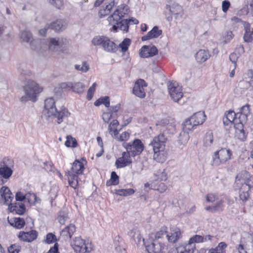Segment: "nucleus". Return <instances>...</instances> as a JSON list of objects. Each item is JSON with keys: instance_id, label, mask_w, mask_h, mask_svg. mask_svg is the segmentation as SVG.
<instances>
[{"instance_id": "f257e3e1", "label": "nucleus", "mask_w": 253, "mask_h": 253, "mask_svg": "<svg viewBox=\"0 0 253 253\" xmlns=\"http://www.w3.org/2000/svg\"><path fill=\"white\" fill-rule=\"evenodd\" d=\"M167 141V137L163 133L155 136L149 144V147L153 150L154 159L159 163H163L166 160L167 154L165 149Z\"/></svg>"}, {"instance_id": "f03ea898", "label": "nucleus", "mask_w": 253, "mask_h": 253, "mask_svg": "<svg viewBox=\"0 0 253 253\" xmlns=\"http://www.w3.org/2000/svg\"><path fill=\"white\" fill-rule=\"evenodd\" d=\"M43 113L46 114L48 117L53 116L57 118L58 124L63 122L64 118L68 117L70 115L68 109L64 107L58 110L55 105V101L52 97L45 100Z\"/></svg>"}, {"instance_id": "7ed1b4c3", "label": "nucleus", "mask_w": 253, "mask_h": 253, "mask_svg": "<svg viewBox=\"0 0 253 253\" xmlns=\"http://www.w3.org/2000/svg\"><path fill=\"white\" fill-rule=\"evenodd\" d=\"M23 89L25 95L22 96L20 99V101L22 102H26L28 100L36 102L37 94L42 90V88L40 87L38 84L30 80L26 81V83L23 87Z\"/></svg>"}, {"instance_id": "20e7f679", "label": "nucleus", "mask_w": 253, "mask_h": 253, "mask_svg": "<svg viewBox=\"0 0 253 253\" xmlns=\"http://www.w3.org/2000/svg\"><path fill=\"white\" fill-rule=\"evenodd\" d=\"M206 115L204 112H198L195 113L189 119L186 120L183 124V129L184 131L183 136L185 137L184 143L187 141L188 135L185 134V132L187 133L189 131H191L194 128L197 126L202 125L206 120Z\"/></svg>"}, {"instance_id": "39448f33", "label": "nucleus", "mask_w": 253, "mask_h": 253, "mask_svg": "<svg viewBox=\"0 0 253 253\" xmlns=\"http://www.w3.org/2000/svg\"><path fill=\"white\" fill-rule=\"evenodd\" d=\"M129 12V8L126 4L124 3L118 6L113 13L107 19L109 25L113 26L112 30L117 32L119 26H116V24L118 23L119 21L122 18L128 15Z\"/></svg>"}, {"instance_id": "423d86ee", "label": "nucleus", "mask_w": 253, "mask_h": 253, "mask_svg": "<svg viewBox=\"0 0 253 253\" xmlns=\"http://www.w3.org/2000/svg\"><path fill=\"white\" fill-rule=\"evenodd\" d=\"M84 169L83 163L76 160L73 163L70 170L66 172L70 186L76 188L78 185V174H82Z\"/></svg>"}, {"instance_id": "0eeeda50", "label": "nucleus", "mask_w": 253, "mask_h": 253, "mask_svg": "<svg viewBox=\"0 0 253 253\" xmlns=\"http://www.w3.org/2000/svg\"><path fill=\"white\" fill-rule=\"evenodd\" d=\"M68 41L66 38H50L48 40V48L54 52L63 51L66 49Z\"/></svg>"}, {"instance_id": "6e6552de", "label": "nucleus", "mask_w": 253, "mask_h": 253, "mask_svg": "<svg viewBox=\"0 0 253 253\" xmlns=\"http://www.w3.org/2000/svg\"><path fill=\"white\" fill-rule=\"evenodd\" d=\"M232 151L228 149L221 148L214 152L212 157V165L219 166L231 158Z\"/></svg>"}, {"instance_id": "1a4fd4ad", "label": "nucleus", "mask_w": 253, "mask_h": 253, "mask_svg": "<svg viewBox=\"0 0 253 253\" xmlns=\"http://www.w3.org/2000/svg\"><path fill=\"white\" fill-rule=\"evenodd\" d=\"M71 245L76 253H89L93 250L91 243H86L80 237H76L71 243Z\"/></svg>"}, {"instance_id": "9d476101", "label": "nucleus", "mask_w": 253, "mask_h": 253, "mask_svg": "<svg viewBox=\"0 0 253 253\" xmlns=\"http://www.w3.org/2000/svg\"><path fill=\"white\" fill-rule=\"evenodd\" d=\"M13 161L8 158H4L0 162V175L1 177L7 179L12 175L13 167Z\"/></svg>"}, {"instance_id": "9b49d317", "label": "nucleus", "mask_w": 253, "mask_h": 253, "mask_svg": "<svg viewBox=\"0 0 253 253\" xmlns=\"http://www.w3.org/2000/svg\"><path fill=\"white\" fill-rule=\"evenodd\" d=\"M126 151L131 153L133 157L139 155L144 150V145L140 139H135L132 143L124 144Z\"/></svg>"}, {"instance_id": "f8f14e48", "label": "nucleus", "mask_w": 253, "mask_h": 253, "mask_svg": "<svg viewBox=\"0 0 253 253\" xmlns=\"http://www.w3.org/2000/svg\"><path fill=\"white\" fill-rule=\"evenodd\" d=\"M144 245L148 253H161L165 248L162 241H158L154 238L150 239V242L144 243Z\"/></svg>"}, {"instance_id": "ddd939ff", "label": "nucleus", "mask_w": 253, "mask_h": 253, "mask_svg": "<svg viewBox=\"0 0 253 253\" xmlns=\"http://www.w3.org/2000/svg\"><path fill=\"white\" fill-rule=\"evenodd\" d=\"M168 89L171 98L174 102H178L183 96L182 87L176 82H170L168 85Z\"/></svg>"}, {"instance_id": "4468645a", "label": "nucleus", "mask_w": 253, "mask_h": 253, "mask_svg": "<svg viewBox=\"0 0 253 253\" xmlns=\"http://www.w3.org/2000/svg\"><path fill=\"white\" fill-rule=\"evenodd\" d=\"M147 85V84L144 80H138L136 81L133 87V93L140 98H144L146 96L144 87H146Z\"/></svg>"}, {"instance_id": "2eb2a0df", "label": "nucleus", "mask_w": 253, "mask_h": 253, "mask_svg": "<svg viewBox=\"0 0 253 253\" xmlns=\"http://www.w3.org/2000/svg\"><path fill=\"white\" fill-rule=\"evenodd\" d=\"M225 117L223 119V122L225 125L229 124L234 125V126L241 123V120L237 116V113H235L233 111H229L225 114Z\"/></svg>"}, {"instance_id": "dca6fc26", "label": "nucleus", "mask_w": 253, "mask_h": 253, "mask_svg": "<svg viewBox=\"0 0 253 253\" xmlns=\"http://www.w3.org/2000/svg\"><path fill=\"white\" fill-rule=\"evenodd\" d=\"M38 235L37 231L32 230L27 232L20 231L18 237L21 241L31 242L37 239Z\"/></svg>"}, {"instance_id": "f3484780", "label": "nucleus", "mask_w": 253, "mask_h": 253, "mask_svg": "<svg viewBox=\"0 0 253 253\" xmlns=\"http://www.w3.org/2000/svg\"><path fill=\"white\" fill-rule=\"evenodd\" d=\"M237 178L238 177L237 176L235 181V184L236 185H238L240 184H241V186L239 189V197L240 200L244 203L249 198V192L250 191V189L247 184H244L242 182L240 183V180L238 179Z\"/></svg>"}, {"instance_id": "a211bd4d", "label": "nucleus", "mask_w": 253, "mask_h": 253, "mask_svg": "<svg viewBox=\"0 0 253 253\" xmlns=\"http://www.w3.org/2000/svg\"><path fill=\"white\" fill-rule=\"evenodd\" d=\"M21 40L24 42H29L31 48L34 50L37 49V41L34 40L31 33L28 30L21 32L20 34Z\"/></svg>"}, {"instance_id": "6ab92c4d", "label": "nucleus", "mask_w": 253, "mask_h": 253, "mask_svg": "<svg viewBox=\"0 0 253 253\" xmlns=\"http://www.w3.org/2000/svg\"><path fill=\"white\" fill-rule=\"evenodd\" d=\"M244 79L239 82V85L242 86L246 84L245 89H248L250 87H253V70H249L244 75Z\"/></svg>"}, {"instance_id": "aec40b11", "label": "nucleus", "mask_w": 253, "mask_h": 253, "mask_svg": "<svg viewBox=\"0 0 253 253\" xmlns=\"http://www.w3.org/2000/svg\"><path fill=\"white\" fill-rule=\"evenodd\" d=\"M181 236V232L179 228L173 227L170 228L169 232H168L167 238L169 243H176Z\"/></svg>"}, {"instance_id": "412c9836", "label": "nucleus", "mask_w": 253, "mask_h": 253, "mask_svg": "<svg viewBox=\"0 0 253 253\" xmlns=\"http://www.w3.org/2000/svg\"><path fill=\"white\" fill-rule=\"evenodd\" d=\"M0 192L2 199L4 200V203L6 205L9 206H11L12 201L13 199L12 194L11 192L10 189L5 186H3L0 190Z\"/></svg>"}, {"instance_id": "4be33fe9", "label": "nucleus", "mask_w": 253, "mask_h": 253, "mask_svg": "<svg viewBox=\"0 0 253 253\" xmlns=\"http://www.w3.org/2000/svg\"><path fill=\"white\" fill-rule=\"evenodd\" d=\"M66 87L72 88L74 91L78 93H82L85 87L84 84L80 82L76 83L69 82L67 83H62L61 84L62 88H65Z\"/></svg>"}, {"instance_id": "5701e85b", "label": "nucleus", "mask_w": 253, "mask_h": 253, "mask_svg": "<svg viewBox=\"0 0 253 253\" xmlns=\"http://www.w3.org/2000/svg\"><path fill=\"white\" fill-rule=\"evenodd\" d=\"M250 113V105L246 104L242 106L239 112H237V116L241 120V123H246L248 120V116Z\"/></svg>"}, {"instance_id": "b1692460", "label": "nucleus", "mask_w": 253, "mask_h": 253, "mask_svg": "<svg viewBox=\"0 0 253 253\" xmlns=\"http://www.w3.org/2000/svg\"><path fill=\"white\" fill-rule=\"evenodd\" d=\"M162 34V31L159 29L157 26H154L147 34L141 38L142 41H147L153 38H157Z\"/></svg>"}, {"instance_id": "393cba45", "label": "nucleus", "mask_w": 253, "mask_h": 253, "mask_svg": "<svg viewBox=\"0 0 253 253\" xmlns=\"http://www.w3.org/2000/svg\"><path fill=\"white\" fill-rule=\"evenodd\" d=\"M49 26L50 29L60 32L65 30L67 26V22L63 19H57L51 23Z\"/></svg>"}, {"instance_id": "a878e982", "label": "nucleus", "mask_w": 253, "mask_h": 253, "mask_svg": "<svg viewBox=\"0 0 253 253\" xmlns=\"http://www.w3.org/2000/svg\"><path fill=\"white\" fill-rule=\"evenodd\" d=\"M211 57V54L208 50L200 49L195 55L197 62L204 63Z\"/></svg>"}, {"instance_id": "bb28decb", "label": "nucleus", "mask_w": 253, "mask_h": 253, "mask_svg": "<svg viewBox=\"0 0 253 253\" xmlns=\"http://www.w3.org/2000/svg\"><path fill=\"white\" fill-rule=\"evenodd\" d=\"M169 10L176 19L181 18L184 14L182 7L178 4H173Z\"/></svg>"}, {"instance_id": "cd10ccee", "label": "nucleus", "mask_w": 253, "mask_h": 253, "mask_svg": "<svg viewBox=\"0 0 253 253\" xmlns=\"http://www.w3.org/2000/svg\"><path fill=\"white\" fill-rule=\"evenodd\" d=\"M75 231L76 227L75 225L70 224L62 229L61 235L62 237H64L65 240L70 239Z\"/></svg>"}, {"instance_id": "c85d7f7f", "label": "nucleus", "mask_w": 253, "mask_h": 253, "mask_svg": "<svg viewBox=\"0 0 253 253\" xmlns=\"http://www.w3.org/2000/svg\"><path fill=\"white\" fill-rule=\"evenodd\" d=\"M247 246V248L245 249L243 245H238L236 248L239 253H253V233L251 235V241Z\"/></svg>"}, {"instance_id": "c756f323", "label": "nucleus", "mask_w": 253, "mask_h": 253, "mask_svg": "<svg viewBox=\"0 0 253 253\" xmlns=\"http://www.w3.org/2000/svg\"><path fill=\"white\" fill-rule=\"evenodd\" d=\"M103 49L107 52L114 53L117 50V47L115 42L111 41L108 37H106L105 44Z\"/></svg>"}, {"instance_id": "7c9ffc66", "label": "nucleus", "mask_w": 253, "mask_h": 253, "mask_svg": "<svg viewBox=\"0 0 253 253\" xmlns=\"http://www.w3.org/2000/svg\"><path fill=\"white\" fill-rule=\"evenodd\" d=\"M244 123H241L234 127L236 130V136L239 139L242 141H245L247 138V134H246L243 127Z\"/></svg>"}, {"instance_id": "2f4dec72", "label": "nucleus", "mask_w": 253, "mask_h": 253, "mask_svg": "<svg viewBox=\"0 0 253 253\" xmlns=\"http://www.w3.org/2000/svg\"><path fill=\"white\" fill-rule=\"evenodd\" d=\"M8 221L11 226L17 229H21L25 225L24 219L20 217H14Z\"/></svg>"}, {"instance_id": "473e14b6", "label": "nucleus", "mask_w": 253, "mask_h": 253, "mask_svg": "<svg viewBox=\"0 0 253 253\" xmlns=\"http://www.w3.org/2000/svg\"><path fill=\"white\" fill-rule=\"evenodd\" d=\"M11 211H15L16 213L22 215L25 211L26 208L24 204H19L15 203V204H11L9 207Z\"/></svg>"}, {"instance_id": "72a5a7b5", "label": "nucleus", "mask_w": 253, "mask_h": 253, "mask_svg": "<svg viewBox=\"0 0 253 253\" xmlns=\"http://www.w3.org/2000/svg\"><path fill=\"white\" fill-rule=\"evenodd\" d=\"M119 122L117 120H113L108 126V131L109 133L116 136L118 134L119 131L117 129V126H119Z\"/></svg>"}, {"instance_id": "f704fd0d", "label": "nucleus", "mask_w": 253, "mask_h": 253, "mask_svg": "<svg viewBox=\"0 0 253 253\" xmlns=\"http://www.w3.org/2000/svg\"><path fill=\"white\" fill-rule=\"evenodd\" d=\"M152 189L157 190L160 193L164 192L167 190V186L162 182H159L158 181H155L152 182L151 187Z\"/></svg>"}, {"instance_id": "c9c22d12", "label": "nucleus", "mask_w": 253, "mask_h": 253, "mask_svg": "<svg viewBox=\"0 0 253 253\" xmlns=\"http://www.w3.org/2000/svg\"><path fill=\"white\" fill-rule=\"evenodd\" d=\"M106 36H97L93 38L92 43L95 46H101L103 48L105 44Z\"/></svg>"}, {"instance_id": "e433bc0d", "label": "nucleus", "mask_w": 253, "mask_h": 253, "mask_svg": "<svg viewBox=\"0 0 253 253\" xmlns=\"http://www.w3.org/2000/svg\"><path fill=\"white\" fill-rule=\"evenodd\" d=\"M177 253H194V247H190L189 244L186 246H180L175 248Z\"/></svg>"}, {"instance_id": "4c0bfd02", "label": "nucleus", "mask_w": 253, "mask_h": 253, "mask_svg": "<svg viewBox=\"0 0 253 253\" xmlns=\"http://www.w3.org/2000/svg\"><path fill=\"white\" fill-rule=\"evenodd\" d=\"M167 229V227L165 226H163L159 231L156 233L154 239L158 241H162L163 243L164 237L166 236L167 237L168 233Z\"/></svg>"}, {"instance_id": "58836bf2", "label": "nucleus", "mask_w": 253, "mask_h": 253, "mask_svg": "<svg viewBox=\"0 0 253 253\" xmlns=\"http://www.w3.org/2000/svg\"><path fill=\"white\" fill-rule=\"evenodd\" d=\"M203 242V236L196 235L191 237L189 240L188 244L190 245V247H194V251L195 250V246L193 244L195 243H202Z\"/></svg>"}, {"instance_id": "ea45409f", "label": "nucleus", "mask_w": 253, "mask_h": 253, "mask_svg": "<svg viewBox=\"0 0 253 253\" xmlns=\"http://www.w3.org/2000/svg\"><path fill=\"white\" fill-rule=\"evenodd\" d=\"M144 168V165L143 162L141 161L140 157L138 158V159L135 161L133 163V170L136 172H139L141 171Z\"/></svg>"}, {"instance_id": "a19ab883", "label": "nucleus", "mask_w": 253, "mask_h": 253, "mask_svg": "<svg viewBox=\"0 0 253 253\" xmlns=\"http://www.w3.org/2000/svg\"><path fill=\"white\" fill-rule=\"evenodd\" d=\"M134 193V190L133 189H118L116 190L115 193L120 196H127L132 195Z\"/></svg>"}, {"instance_id": "79ce46f5", "label": "nucleus", "mask_w": 253, "mask_h": 253, "mask_svg": "<svg viewBox=\"0 0 253 253\" xmlns=\"http://www.w3.org/2000/svg\"><path fill=\"white\" fill-rule=\"evenodd\" d=\"M68 212L66 210H62L59 211L58 217V221L61 224H65L66 221L68 219Z\"/></svg>"}, {"instance_id": "37998d69", "label": "nucleus", "mask_w": 253, "mask_h": 253, "mask_svg": "<svg viewBox=\"0 0 253 253\" xmlns=\"http://www.w3.org/2000/svg\"><path fill=\"white\" fill-rule=\"evenodd\" d=\"M119 184V176L115 171H112L111 175L110 180L107 181L106 185L110 186L111 185H116Z\"/></svg>"}, {"instance_id": "c03bdc74", "label": "nucleus", "mask_w": 253, "mask_h": 253, "mask_svg": "<svg viewBox=\"0 0 253 253\" xmlns=\"http://www.w3.org/2000/svg\"><path fill=\"white\" fill-rule=\"evenodd\" d=\"M117 26H119L118 29L120 28L121 30L127 32L129 28V24H128V22L126 20L123 19L122 20H119L118 23L116 25Z\"/></svg>"}, {"instance_id": "a18cd8bd", "label": "nucleus", "mask_w": 253, "mask_h": 253, "mask_svg": "<svg viewBox=\"0 0 253 253\" xmlns=\"http://www.w3.org/2000/svg\"><path fill=\"white\" fill-rule=\"evenodd\" d=\"M213 137L212 133L211 132H207L204 138V143L206 147L210 146L213 143Z\"/></svg>"}, {"instance_id": "49530a36", "label": "nucleus", "mask_w": 253, "mask_h": 253, "mask_svg": "<svg viewBox=\"0 0 253 253\" xmlns=\"http://www.w3.org/2000/svg\"><path fill=\"white\" fill-rule=\"evenodd\" d=\"M65 145L68 147H76L77 145L76 140L73 138L71 136H67V139L65 141Z\"/></svg>"}, {"instance_id": "de8ad7c7", "label": "nucleus", "mask_w": 253, "mask_h": 253, "mask_svg": "<svg viewBox=\"0 0 253 253\" xmlns=\"http://www.w3.org/2000/svg\"><path fill=\"white\" fill-rule=\"evenodd\" d=\"M131 43V41L129 39L126 38L119 44V47L122 49V51L126 52Z\"/></svg>"}, {"instance_id": "09e8293b", "label": "nucleus", "mask_w": 253, "mask_h": 253, "mask_svg": "<svg viewBox=\"0 0 253 253\" xmlns=\"http://www.w3.org/2000/svg\"><path fill=\"white\" fill-rule=\"evenodd\" d=\"M49 3L55 8L61 9L63 7V0H48Z\"/></svg>"}, {"instance_id": "8fccbe9b", "label": "nucleus", "mask_w": 253, "mask_h": 253, "mask_svg": "<svg viewBox=\"0 0 253 253\" xmlns=\"http://www.w3.org/2000/svg\"><path fill=\"white\" fill-rule=\"evenodd\" d=\"M75 68L78 71H81L83 72H86L89 69V66L86 62L82 63V65H75Z\"/></svg>"}, {"instance_id": "3c124183", "label": "nucleus", "mask_w": 253, "mask_h": 253, "mask_svg": "<svg viewBox=\"0 0 253 253\" xmlns=\"http://www.w3.org/2000/svg\"><path fill=\"white\" fill-rule=\"evenodd\" d=\"M140 55L143 58H147L150 57L149 47L147 45H144L141 49Z\"/></svg>"}, {"instance_id": "603ef678", "label": "nucleus", "mask_w": 253, "mask_h": 253, "mask_svg": "<svg viewBox=\"0 0 253 253\" xmlns=\"http://www.w3.org/2000/svg\"><path fill=\"white\" fill-rule=\"evenodd\" d=\"M96 86V84L95 83H93L91 86L89 87L87 91V94L86 96V98L90 100L92 99L93 95L94 94V92L95 90Z\"/></svg>"}, {"instance_id": "864d4df0", "label": "nucleus", "mask_w": 253, "mask_h": 253, "mask_svg": "<svg viewBox=\"0 0 253 253\" xmlns=\"http://www.w3.org/2000/svg\"><path fill=\"white\" fill-rule=\"evenodd\" d=\"M131 153L129 152H124L122 153V157L124 159L126 163L129 165L132 163V160L130 158Z\"/></svg>"}, {"instance_id": "5fc2aeb1", "label": "nucleus", "mask_w": 253, "mask_h": 253, "mask_svg": "<svg viewBox=\"0 0 253 253\" xmlns=\"http://www.w3.org/2000/svg\"><path fill=\"white\" fill-rule=\"evenodd\" d=\"M224 205L223 201L220 200L215 205L213 206V210L214 212L221 211L223 210Z\"/></svg>"}, {"instance_id": "6e6d98bb", "label": "nucleus", "mask_w": 253, "mask_h": 253, "mask_svg": "<svg viewBox=\"0 0 253 253\" xmlns=\"http://www.w3.org/2000/svg\"><path fill=\"white\" fill-rule=\"evenodd\" d=\"M56 241V236L51 233H49L46 235L45 242L47 244H50L54 243Z\"/></svg>"}, {"instance_id": "4d7b16f0", "label": "nucleus", "mask_w": 253, "mask_h": 253, "mask_svg": "<svg viewBox=\"0 0 253 253\" xmlns=\"http://www.w3.org/2000/svg\"><path fill=\"white\" fill-rule=\"evenodd\" d=\"M115 165L118 168H124L128 166L127 164L126 163L124 159H123L122 157L117 160Z\"/></svg>"}, {"instance_id": "13d9d810", "label": "nucleus", "mask_w": 253, "mask_h": 253, "mask_svg": "<svg viewBox=\"0 0 253 253\" xmlns=\"http://www.w3.org/2000/svg\"><path fill=\"white\" fill-rule=\"evenodd\" d=\"M239 56L236 53H232L229 56L230 60L234 64V69L236 68L237 64L236 62L238 60Z\"/></svg>"}, {"instance_id": "bf43d9fd", "label": "nucleus", "mask_w": 253, "mask_h": 253, "mask_svg": "<svg viewBox=\"0 0 253 253\" xmlns=\"http://www.w3.org/2000/svg\"><path fill=\"white\" fill-rule=\"evenodd\" d=\"M20 250V247L16 244L11 245L8 248L9 253H19Z\"/></svg>"}, {"instance_id": "052dcab7", "label": "nucleus", "mask_w": 253, "mask_h": 253, "mask_svg": "<svg viewBox=\"0 0 253 253\" xmlns=\"http://www.w3.org/2000/svg\"><path fill=\"white\" fill-rule=\"evenodd\" d=\"M112 117V114L109 111L104 113L102 115V119L104 122L108 123Z\"/></svg>"}, {"instance_id": "680f3d73", "label": "nucleus", "mask_w": 253, "mask_h": 253, "mask_svg": "<svg viewBox=\"0 0 253 253\" xmlns=\"http://www.w3.org/2000/svg\"><path fill=\"white\" fill-rule=\"evenodd\" d=\"M252 34L251 32H245L243 37L244 41L247 42H252L253 40Z\"/></svg>"}, {"instance_id": "e2e57ef3", "label": "nucleus", "mask_w": 253, "mask_h": 253, "mask_svg": "<svg viewBox=\"0 0 253 253\" xmlns=\"http://www.w3.org/2000/svg\"><path fill=\"white\" fill-rule=\"evenodd\" d=\"M26 199L30 204H33V200L36 199V195L34 193H29L26 195Z\"/></svg>"}, {"instance_id": "0e129e2a", "label": "nucleus", "mask_w": 253, "mask_h": 253, "mask_svg": "<svg viewBox=\"0 0 253 253\" xmlns=\"http://www.w3.org/2000/svg\"><path fill=\"white\" fill-rule=\"evenodd\" d=\"M109 108V109H108V111L111 112L113 114V113H117L120 110L121 108V104L118 103L115 106H110Z\"/></svg>"}, {"instance_id": "69168bd1", "label": "nucleus", "mask_w": 253, "mask_h": 253, "mask_svg": "<svg viewBox=\"0 0 253 253\" xmlns=\"http://www.w3.org/2000/svg\"><path fill=\"white\" fill-rule=\"evenodd\" d=\"M100 98L102 99L101 101V104H104L107 108H109L110 107V99L108 96L102 97Z\"/></svg>"}, {"instance_id": "338daca9", "label": "nucleus", "mask_w": 253, "mask_h": 253, "mask_svg": "<svg viewBox=\"0 0 253 253\" xmlns=\"http://www.w3.org/2000/svg\"><path fill=\"white\" fill-rule=\"evenodd\" d=\"M217 199V196L211 193L207 194L206 196V200L208 202L212 203L214 202Z\"/></svg>"}, {"instance_id": "774afa93", "label": "nucleus", "mask_w": 253, "mask_h": 253, "mask_svg": "<svg viewBox=\"0 0 253 253\" xmlns=\"http://www.w3.org/2000/svg\"><path fill=\"white\" fill-rule=\"evenodd\" d=\"M243 183L247 184L250 189L253 188V175L250 176Z\"/></svg>"}]
</instances>
